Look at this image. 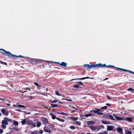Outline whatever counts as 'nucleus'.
I'll return each mask as SVG.
<instances>
[{
  "label": "nucleus",
  "instance_id": "obj_19",
  "mask_svg": "<svg viewBox=\"0 0 134 134\" xmlns=\"http://www.w3.org/2000/svg\"><path fill=\"white\" fill-rule=\"evenodd\" d=\"M122 71H125V72H128L130 73L134 74V72H133L132 71L130 70H126L125 69H122Z\"/></svg>",
  "mask_w": 134,
  "mask_h": 134
},
{
  "label": "nucleus",
  "instance_id": "obj_28",
  "mask_svg": "<svg viewBox=\"0 0 134 134\" xmlns=\"http://www.w3.org/2000/svg\"><path fill=\"white\" fill-rule=\"evenodd\" d=\"M105 64V66H104L103 67H100V68H104L105 67H111L113 68H116V67H115L114 66L112 65H109L108 66H107L105 64Z\"/></svg>",
  "mask_w": 134,
  "mask_h": 134
},
{
  "label": "nucleus",
  "instance_id": "obj_64",
  "mask_svg": "<svg viewBox=\"0 0 134 134\" xmlns=\"http://www.w3.org/2000/svg\"><path fill=\"white\" fill-rule=\"evenodd\" d=\"M86 134H90V133H87Z\"/></svg>",
  "mask_w": 134,
  "mask_h": 134
},
{
  "label": "nucleus",
  "instance_id": "obj_29",
  "mask_svg": "<svg viewBox=\"0 0 134 134\" xmlns=\"http://www.w3.org/2000/svg\"><path fill=\"white\" fill-rule=\"evenodd\" d=\"M26 120L25 119H23L21 121V123L23 125L25 124L26 123Z\"/></svg>",
  "mask_w": 134,
  "mask_h": 134
},
{
  "label": "nucleus",
  "instance_id": "obj_22",
  "mask_svg": "<svg viewBox=\"0 0 134 134\" xmlns=\"http://www.w3.org/2000/svg\"><path fill=\"white\" fill-rule=\"evenodd\" d=\"M98 130H100L101 129H104V126L102 125H100L99 126H98Z\"/></svg>",
  "mask_w": 134,
  "mask_h": 134
},
{
  "label": "nucleus",
  "instance_id": "obj_53",
  "mask_svg": "<svg viewBox=\"0 0 134 134\" xmlns=\"http://www.w3.org/2000/svg\"><path fill=\"white\" fill-rule=\"evenodd\" d=\"M13 129L14 130H18V128L16 127H14L13 128Z\"/></svg>",
  "mask_w": 134,
  "mask_h": 134
},
{
  "label": "nucleus",
  "instance_id": "obj_46",
  "mask_svg": "<svg viewBox=\"0 0 134 134\" xmlns=\"http://www.w3.org/2000/svg\"><path fill=\"white\" fill-rule=\"evenodd\" d=\"M58 101V100H53V101H52V100H50V102L51 103H55V102H57Z\"/></svg>",
  "mask_w": 134,
  "mask_h": 134
},
{
  "label": "nucleus",
  "instance_id": "obj_36",
  "mask_svg": "<svg viewBox=\"0 0 134 134\" xmlns=\"http://www.w3.org/2000/svg\"><path fill=\"white\" fill-rule=\"evenodd\" d=\"M92 116V114H85L84 116L85 117L87 118L88 116Z\"/></svg>",
  "mask_w": 134,
  "mask_h": 134
},
{
  "label": "nucleus",
  "instance_id": "obj_63",
  "mask_svg": "<svg viewBox=\"0 0 134 134\" xmlns=\"http://www.w3.org/2000/svg\"><path fill=\"white\" fill-rule=\"evenodd\" d=\"M46 108H47V109H48V107H47V106H46V107H45Z\"/></svg>",
  "mask_w": 134,
  "mask_h": 134
},
{
  "label": "nucleus",
  "instance_id": "obj_55",
  "mask_svg": "<svg viewBox=\"0 0 134 134\" xmlns=\"http://www.w3.org/2000/svg\"><path fill=\"white\" fill-rule=\"evenodd\" d=\"M109 79V78H108V77H106V78L105 79H104L103 80V81H104L105 80H108V79Z\"/></svg>",
  "mask_w": 134,
  "mask_h": 134
},
{
  "label": "nucleus",
  "instance_id": "obj_15",
  "mask_svg": "<svg viewBox=\"0 0 134 134\" xmlns=\"http://www.w3.org/2000/svg\"><path fill=\"white\" fill-rule=\"evenodd\" d=\"M113 127L112 126H107V130L108 131H111L113 129Z\"/></svg>",
  "mask_w": 134,
  "mask_h": 134
},
{
  "label": "nucleus",
  "instance_id": "obj_42",
  "mask_svg": "<svg viewBox=\"0 0 134 134\" xmlns=\"http://www.w3.org/2000/svg\"><path fill=\"white\" fill-rule=\"evenodd\" d=\"M126 132L125 134H132V132L131 131H126Z\"/></svg>",
  "mask_w": 134,
  "mask_h": 134
},
{
  "label": "nucleus",
  "instance_id": "obj_24",
  "mask_svg": "<svg viewBox=\"0 0 134 134\" xmlns=\"http://www.w3.org/2000/svg\"><path fill=\"white\" fill-rule=\"evenodd\" d=\"M70 119L73 121H75L77 120L78 119V118L77 117H70Z\"/></svg>",
  "mask_w": 134,
  "mask_h": 134
},
{
  "label": "nucleus",
  "instance_id": "obj_17",
  "mask_svg": "<svg viewBox=\"0 0 134 134\" xmlns=\"http://www.w3.org/2000/svg\"><path fill=\"white\" fill-rule=\"evenodd\" d=\"M46 63H49V64H60V63L59 62H53V61H47Z\"/></svg>",
  "mask_w": 134,
  "mask_h": 134
},
{
  "label": "nucleus",
  "instance_id": "obj_3",
  "mask_svg": "<svg viewBox=\"0 0 134 134\" xmlns=\"http://www.w3.org/2000/svg\"><path fill=\"white\" fill-rule=\"evenodd\" d=\"M101 111L100 109L95 108L94 110H92L90 111V112H93L94 113L97 114L98 115H102L103 114V113L102 112H99Z\"/></svg>",
  "mask_w": 134,
  "mask_h": 134
},
{
  "label": "nucleus",
  "instance_id": "obj_57",
  "mask_svg": "<svg viewBox=\"0 0 134 134\" xmlns=\"http://www.w3.org/2000/svg\"><path fill=\"white\" fill-rule=\"evenodd\" d=\"M106 105L107 106H111V104L109 103H107Z\"/></svg>",
  "mask_w": 134,
  "mask_h": 134
},
{
  "label": "nucleus",
  "instance_id": "obj_8",
  "mask_svg": "<svg viewBox=\"0 0 134 134\" xmlns=\"http://www.w3.org/2000/svg\"><path fill=\"white\" fill-rule=\"evenodd\" d=\"M113 115L116 118V120H124V117H120L114 114Z\"/></svg>",
  "mask_w": 134,
  "mask_h": 134
},
{
  "label": "nucleus",
  "instance_id": "obj_2",
  "mask_svg": "<svg viewBox=\"0 0 134 134\" xmlns=\"http://www.w3.org/2000/svg\"><path fill=\"white\" fill-rule=\"evenodd\" d=\"M84 65L85 68H87V69H92L95 67L100 68V67H103L105 66V64H102L100 63L92 65H90L88 64H85Z\"/></svg>",
  "mask_w": 134,
  "mask_h": 134
},
{
  "label": "nucleus",
  "instance_id": "obj_54",
  "mask_svg": "<svg viewBox=\"0 0 134 134\" xmlns=\"http://www.w3.org/2000/svg\"><path fill=\"white\" fill-rule=\"evenodd\" d=\"M116 68L118 70H122V69L120 68L116 67Z\"/></svg>",
  "mask_w": 134,
  "mask_h": 134
},
{
  "label": "nucleus",
  "instance_id": "obj_58",
  "mask_svg": "<svg viewBox=\"0 0 134 134\" xmlns=\"http://www.w3.org/2000/svg\"><path fill=\"white\" fill-rule=\"evenodd\" d=\"M17 111H19V112H21V110H18V109H17L16 110Z\"/></svg>",
  "mask_w": 134,
  "mask_h": 134
},
{
  "label": "nucleus",
  "instance_id": "obj_49",
  "mask_svg": "<svg viewBox=\"0 0 134 134\" xmlns=\"http://www.w3.org/2000/svg\"><path fill=\"white\" fill-rule=\"evenodd\" d=\"M2 126L3 127V129H5L6 128V126L4 124H2Z\"/></svg>",
  "mask_w": 134,
  "mask_h": 134
},
{
  "label": "nucleus",
  "instance_id": "obj_61",
  "mask_svg": "<svg viewBox=\"0 0 134 134\" xmlns=\"http://www.w3.org/2000/svg\"><path fill=\"white\" fill-rule=\"evenodd\" d=\"M59 103L61 104H63L62 103V102H59Z\"/></svg>",
  "mask_w": 134,
  "mask_h": 134
},
{
  "label": "nucleus",
  "instance_id": "obj_26",
  "mask_svg": "<svg viewBox=\"0 0 134 134\" xmlns=\"http://www.w3.org/2000/svg\"><path fill=\"white\" fill-rule=\"evenodd\" d=\"M101 122L103 124H110V123L109 122H107L106 121H104V120H102L101 121Z\"/></svg>",
  "mask_w": 134,
  "mask_h": 134
},
{
  "label": "nucleus",
  "instance_id": "obj_35",
  "mask_svg": "<svg viewBox=\"0 0 134 134\" xmlns=\"http://www.w3.org/2000/svg\"><path fill=\"white\" fill-rule=\"evenodd\" d=\"M51 107L52 108H53L55 107H59L58 106V105L57 104H51Z\"/></svg>",
  "mask_w": 134,
  "mask_h": 134
},
{
  "label": "nucleus",
  "instance_id": "obj_13",
  "mask_svg": "<svg viewBox=\"0 0 134 134\" xmlns=\"http://www.w3.org/2000/svg\"><path fill=\"white\" fill-rule=\"evenodd\" d=\"M93 78V77L90 78L88 77H83V78H80V79H72V80H71V81H73L74 80H84L85 79H92Z\"/></svg>",
  "mask_w": 134,
  "mask_h": 134
},
{
  "label": "nucleus",
  "instance_id": "obj_51",
  "mask_svg": "<svg viewBox=\"0 0 134 134\" xmlns=\"http://www.w3.org/2000/svg\"><path fill=\"white\" fill-rule=\"evenodd\" d=\"M78 83L80 85H83V83H82V82L81 81H79L78 82Z\"/></svg>",
  "mask_w": 134,
  "mask_h": 134
},
{
  "label": "nucleus",
  "instance_id": "obj_60",
  "mask_svg": "<svg viewBox=\"0 0 134 134\" xmlns=\"http://www.w3.org/2000/svg\"><path fill=\"white\" fill-rule=\"evenodd\" d=\"M13 106L14 107H18L17 106H16L15 105H13Z\"/></svg>",
  "mask_w": 134,
  "mask_h": 134
},
{
  "label": "nucleus",
  "instance_id": "obj_23",
  "mask_svg": "<svg viewBox=\"0 0 134 134\" xmlns=\"http://www.w3.org/2000/svg\"><path fill=\"white\" fill-rule=\"evenodd\" d=\"M13 125L15 126H18L19 124L18 122L16 121L13 120Z\"/></svg>",
  "mask_w": 134,
  "mask_h": 134
},
{
  "label": "nucleus",
  "instance_id": "obj_34",
  "mask_svg": "<svg viewBox=\"0 0 134 134\" xmlns=\"http://www.w3.org/2000/svg\"><path fill=\"white\" fill-rule=\"evenodd\" d=\"M60 114L62 115H65L66 116H67L68 115V114L66 113H64L63 112H61L60 113Z\"/></svg>",
  "mask_w": 134,
  "mask_h": 134
},
{
  "label": "nucleus",
  "instance_id": "obj_9",
  "mask_svg": "<svg viewBox=\"0 0 134 134\" xmlns=\"http://www.w3.org/2000/svg\"><path fill=\"white\" fill-rule=\"evenodd\" d=\"M41 120L43 123L45 124V125H46V124H48V120L46 118L42 117L41 118Z\"/></svg>",
  "mask_w": 134,
  "mask_h": 134
},
{
  "label": "nucleus",
  "instance_id": "obj_37",
  "mask_svg": "<svg viewBox=\"0 0 134 134\" xmlns=\"http://www.w3.org/2000/svg\"><path fill=\"white\" fill-rule=\"evenodd\" d=\"M107 108V106H104L101 107L100 109V110H104L106 109Z\"/></svg>",
  "mask_w": 134,
  "mask_h": 134
},
{
  "label": "nucleus",
  "instance_id": "obj_38",
  "mask_svg": "<svg viewBox=\"0 0 134 134\" xmlns=\"http://www.w3.org/2000/svg\"><path fill=\"white\" fill-rule=\"evenodd\" d=\"M76 124L77 125L80 126L81 125V123L79 121H76L75 122Z\"/></svg>",
  "mask_w": 134,
  "mask_h": 134
},
{
  "label": "nucleus",
  "instance_id": "obj_21",
  "mask_svg": "<svg viewBox=\"0 0 134 134\" xmlns=\"http://www.w3.org/2000/svg\"><path fill=\"white\" fill-rule=\"evenodd\" d=\"M50 115L52 116V118L53 119H56L57 117L55 114H53L52 113H50Z\"/></svg>",
  "mask_w": 134,
  "mask_h": 134
},
{
  "label": "nucleus",
  "instance_id": "obj_25",
  "mask_svg": "<svg viewBox=\"0 0 134 134\" xmlns=\"http://www.w3.org/2000/svg\"><path fill=\"white\" fill-rule=\"evenodd\" d=\"M56 119H57L59 121L62 122H64L65 121V120H64L60 118H58L57 117Z\"/></svg>",
  "mask_w": 134,
  "mask_h": 134
},
{
  "label": "nucleus",
  "instance_id": "obj_6",
  "mask_svg": "<svg viewBox=\"0 0 134 134\" xmlns=\"http://www.w3.org/2000/svg\"><path fill=\"white\" fill-rule=\"evenodd\" d=\"M98 126H95L93 125L88 126V127L89 128L92 130L93 131H98Z\"/></svg>",
  "mask_w": 134,
  "mask_h": 134
},
{
  "label": "nucleus",
  "instance_id": "obj_56",
  "mask_svg": "<svg viewBox=\"0 0 134 134\" xmlns=\"http://www.w3.org/2000/svg\"><path fill=\"white\" fill-rule=\"evenodd\" d=\"M107 98H108V99H111V98L109 96H107Z\"/></svg>",
  "mask_w": 134,
  "mask_h": 134
},
{
  "label": "nucleus",
  "instance_id": "obj_62",
  "mask_svg": "<svg viewBox=\"0 0 134 134\" xmlns=\"http://www.w3.org/2000/svg\"><path fill=\"white\" fill-rule=\"evenodd\" d=\"M91 114H92V116H94V114H93L92 113H91Z\"/></svg>",
  "mask_w": 134,
  "mask_h": 134
},
{
  "label": "nucleus",
  "instance_id": "obj_52",
  "mask_svg": "<svg viewBox=\"0 0 134 134\" xmlns=\"http://www.w3.org/2000/svg\"><path fill=\"white\" fill-rule=\"evenodd\" d=\"M3 132V130L1 129H0V134H1Z\"/></svg>",
  "mask_w": 134,
  "mask_h": 134
},
{
  "label": "nucleus",
  "instance_id": "obj_7",
  "mask_svg": "<svg viewBox=\"0 0 134 134\" xmlns=\"http://www.w3.org/2000/svg\"><path fill=\"white\" fill-rule=\"evenodd\" d=\"M6 109H2L1 110V112L3 115L7 116L9 114V112L8 111L6 110Z\"/></svg>",
  "mask_w": 134,
  "mask_h": 134
},
{
  "label": "nucleus",
  "instance_id": "obj_45",
  "mask_svg": "<svg viewBox=\"0 0 134 134\" xmlns=\"http://www.w3.org/2000/svg\"><path fill=\"white\" fill-rule=\"evenodd\" d=\"M79 87V85H78L76 84L74 85L73 87L75 88H77Z\"/></svg>",
  "mask_w": 134,
  "mask_h": 134
},
{
  "label": "nucleus",
  "instance_id": "obj_27",
  "mask_svg": "<svg viewBox=\"0 0 134 134\" xmlns=\"http://www.w3.org/2000/svg\"><path fill=\"white\" fill-rule=\"evenodd\" d=\"M108 118H109L110 119L112 120H115V119L114 118L113 116L112 115H110L108 116Z\"/></svg>",
  "mask_w": 134,
  "mask_h": 134
},
{
  "label": "nucleus",
  "instance_id": "obj_40",
  "mask_svg": "<svg viewBox=\"0 0 134 134\" xmlns=\"http://www.w3.org/2000/svg\"><path fill=\"white\" fill-rule=\"evenodd\" d=\"M41 125V123L39 121H38L37 122V127H39Z\"/></svg>",
  "mask_w": 134,
  "mask_h": 134
},
{
  "label": "nucleus",
  "instance_id": "obj_41",
  "mask_svg": "<svg viewBox=\"0 0 134 134\" xmlns=\"http://www.w3.org/2000/svg\"><path fill=\"white\" fill-rule=\"evenodd\" d=\"M69 127L71 130H74L75 129V126L72 125L70 126Z\"/></svg>",
  "mask_w": 134,
  "mask_h": 134
},
{
  "label": "nucleus",
  "instance_id": "obj_14",
  "mask_svg": "<svg viewBox=\"0 0 134 134\" xmlns=\"http://www.w3.org/2000/svg\"><path fill=\"white\" fill-rule=\"evenodd\" d=\"M124 120H126L130 122H131L132 121V118H130L124 117Z\"/></svg>",
  "mask_w": 134,
  "mask_h": 134
},
{
  "label": "nucleus",
  "instance_id": "obj_31",
  "mask_svg": "<svg viewBox=\"0 0 134 134\" xmlns=\"http://www.w3.org/2000/svg\"><path fill=\"white\" fill-rule=\"evenodd\" d=\"M117 131H118V132H119L120 133H121V132H122L123 130H122V129L121 128H120V127H119L118 129L117 130Z\"/></svg>",
  "mask_w": 134,
  "mask_h": 134
},
{
  "label": "nucleus",
  "instance_id": "obj_11",
  "mask_svg": "<svg viewBox=\"0 0 134 134\" xmlns=\"http://www.w3.org/2000/svg\"><path fill=\"white\" fill-rule=\"evenodd\" d=\"M34 85L37 86V89L40 90L41 89V85L39 84L38 83L36 82H35L34 83Z\"/></svg>",
  "mask_w": 134,
  "mask_h": 134
},
{
  "label": "nucleus",
  "instance_id": "obj_20",
  "mask_svg": "<svg viewBox=\"0 0 134 134\" xmlns=\"http://www.w3.org/2000/svg\"><path fill=\"white\" fill-rule=\"evenodd\" d=\"M87 123L89 125H92L95 124V122L93 121H88L87 122Z\"/></svg>",
  "mask_w": 134,
  "mask_h": 134
},
{
  "label": "nucleus",
  "instance_id": "obj_50",
  "mask_svg": "<svg viewBox=\"0 0 134 134\" xmlns=\"http://www.w3.org/2000/svg\"><path fill=\"white\" fill-rule=\"evenodd\" d=\"M43 132V130H39V133H40L41 134Z\"/></svg>",
  "mask_w": 134,
  "mask_h": 134
},
{
  "label": "nucleus",
  "instance_id": "obj_12",
  "mask_svg": "<svg viewBox=\"0 0 134 134\" xmlns=\"http://www.w3.org/2000/svg\"><path fill=\"white\" fill-rule=\"evenodd\" d=\"M29 60L30 61V63L31 64H36V59H33L31 58Z\"/></svg>",
  "mask_w": 134,
  "mask_h": 134
},
{
  "label": "nucleus",
  "instance_id": "obj_32",
  "mask_svg": "<svg viewBox=\"0 0 134 134\" xmlns=\"http://www.w3.org/2000/svg\"><path fill=\"white\" fill-rule=\"evenodd\" d=\"M127 90L129 91H131L132 92H134V89L132 88L131 87H130L128 88Z\"/></svg>",
  "mask_w": 134,
  "mask_h": 134
},
{
  "label": "nucleus",
  "instance_id": "obj_44",
  "mask_svg": "<svg viewBox=\"0 0 134 134\" xmlns=\"http://www.w3.org/2000/svg\"><path fill=\"white\" fill-rule=\"evenodd\" d=\"M38 131H35L32 132V134H38Z\"/></svg>",
  "mask_w": 134,
  "mask_h": 134
},
{
  "label": "nucleus",
  "instance_id": "obj_59",
  "mask_svg": "<svg viewBox=\"0 0 134 134\" xmlns=\"http://www.w3.org/2000/svg\"><path fill=\"white\" fill-rule=\"evenodd\" d=\"M7 105L8 106H9L10 105V104H9V103H8L7 104Z\"/></svg>",
  "mask_w": 134,
  "mask_h": 134
},
{
  "label": "nucleus",
  "instance_id": "obj_39",
  "mask_svg": "<svg viewBox=\"0 0 134 134\" xmlns=\"http://www.w3.org/2000/svg\"><path fill=\"white\" fill-rule=\"evenodd\" d=\"M17 107H21L23 108H25V106L23 105H17Z\"/></svg>",
  "mask_w": 134,
  "mask_h": 134
},
{
  "label": "nucleus",
  "instance_id": "obj_18",
  "mask_svg": "<svg viewBox=\"0 0 134 134\" xmlns=\"http://www.w3.org/2000/svg\"><path fill=\"white\" fill-rule=\"evenodd\" d=\"M2 124H4L5 125H7L8 124V122L7 120L5 119L2 120Z\"/></svg>",
  "mask_w": 134,
  "mask_h": 134
},
{
  "label": "nucleus",
  "instance_id": "obj_4",
  "mask_svg": "<svg viewBox=\"0 0 134 134\" xmlns=\"http://www.w3.org/2000/svg\"><path fill=\"white\" fill-rule=\"evenodd\" d=\"M22 90V92L23 93L25 92H27L30 94H32V92H31V88H30L27 87L26 88H23Z\"/></svg>",
  "mask_w": 134,
  "mask_h": 134
},
{
  "label": "nucleus",
  "instance_id": "obj_5",
  "mask_svg": "<svg viewBox=\"0 0 134 134\" xmlns=\"http://www.w3.org/2000/svg\"><path fill=\"white\" fill-rule=\"evenodd\" d=\"M26 124L27 125H31L34 127H35L36 126L35 124L34 123L33 121L31 120H26Z\"/></svg>",
  "mask_w": 134,
  "mask_h": 134
},
{
  "label": "nucleus",
  "instance_id": "obj_47",
  "mask_svg": "<svg viewBox=\"0 0 134 134\" xmlns=\"http://www.w3.org/2000/svg\"><path fill=\"white\" fill-rule=\"evenodd\" d=\"M0 63L2 64H5V65H6L7 66V63L6 62H2L0 60Z\"/></svg>",
  "mask_w": 134,
  "mask_h": 134
},
{
  "label": "nucleus",
  "instance_id": "obj_48",
  "mask_svg": "<svg viewBox=\"0 0 134 134\" xmlns=\"http://www.w3.org/2000/svg\"><path fill=\"white\" fill-rule=\"evenodd\" d=\"M55 93H56V94L57 95L59 96H61V95L59 93V92H58V91H56L55 92Z\"/></svg>",
  "mask_w": 134,
  "mask_h": 134
},
{
  "label": "nucleus",
  "instance_id": "obj_43",
  "mask_svg": "<svg viewBox=\"0 0 134 134\" xmlns=\"http://www.w3.org/2000/svg\"><path fill=\"white\" fill-rule=\"evenodd\" d=\"M99 134H108V132L107 131L100 133Z\"/></svg>",
  "mask_w": 134,
  "mask_h": 134
},
{
  "label": "nucleus",
  "instance_id": "obj_30",
  "mask_svg": "<svg viewBox=\"0 0 134 134\" xmlns=\"http://www.w3.org/2000/svg\"><path fill=\"white\" fill-rule=\"evenodd\" d=\"M42 60L40 59H36V64L38 63H40L42 62Z\"/></svg>",
  "mask_w": 134,
  "mask_h": 134
},
{
  "label": "nucleus",
  "instance_id": "obj_16",
  "mask_svg": "<svg viewBox=\"0 0 134 134\" xmlns=\"http://www.w3.org/2000/svg\"><path fill=\"white\" fill-rule=\"evenodd\" d=\"M67 64V63L64 62H62L61 63H60L59 64L60 65L65 67L66 66Z\"/></svg>",
  "mask_w": 134,
  "mask_h": 134
},
{
  "label": "nucleus",
  "instance_id": "obj_10",
  "mask_svg": "<svg viewBox=\"0 0 134 134\" xmlns=\"http://www.w3.org/2000/svg\"><path fill=\"white\" fill-rule=\"evenodd\" d=\"M44 131L46 132L50 133L51 132V131L48 128V127L45 126L44 129H43Z\"/></svg>",
  "mask_w": 134,
  "mask_h": 134
},
{
  "label": "nucleus",
  "instance_id": "obj_1",
  "mask_svg": "<svg viewBox=\"0 0 134 134\" xmlns=\"http://www.w3.org/2000/svg\"><path fill=\"white\" fill-rule=\"evenodd\" d=\"M0 50L1 51L4 53L0 52L2 53L4 55H7L8 57H12L14 58V57H16V58H18L23 57L21 55L16 56L15 55L12 54L10 52L7 51L3 49H0Z\"/></svg>",
  "mask_w": 134,
  "mask_h": 134
},
{
  "label": "nucleus",
  "instance_id": "obj_33",
  "mask_svg": "<svg viewBox=\"0 0 134 134\" xmlns=\"http://www.w3.org/2000/svg\"><path fill=\"white\" fill-rule=\"evenodd\" d=\"M4 119L7 120V121H9L10 122H12V120L9 119L7 118V117H5L4 118Z\"/></svg>",
  "mask_w": 134,
  "mask_h": 134
}]
</instances>
